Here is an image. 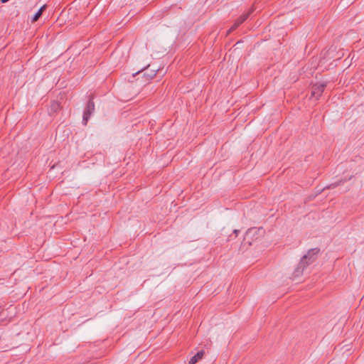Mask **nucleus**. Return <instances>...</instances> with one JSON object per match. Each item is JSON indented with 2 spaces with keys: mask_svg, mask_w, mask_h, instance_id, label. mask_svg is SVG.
I'll list each match as a JSON object with an SVG mask.
<instances>
[{
  "mask_svg": "<svg viewBox=\"0 0 364 364\" xmlns=\"http://www.w3.org/2000/svg\"><path fill=\"white\" fill-rule=\"evenodd\" d=\"M157 70H151L150 72L144 73V75L146 77V80H150L153 79L156 75Z\"/></svg>",
  "mask_w": 364,
  "mask_h": 364,
  "instance_id": "8",
  "label": "nucleus"
},
{
  "mask_svg": "<svg viewBox=\"0 0 364 364\" xmlns=\"http://www.w3.org/2000/svg\"><path fill=\"white\" fill-rule=\"evenodd\" d=\"M318 248L311 249L308 251L307 254L304 255L301 259L297 267L294 272V277H299L301 275L304 269L314 260V256L319 252Z\"/></svg>",
  "mask_w": 364,
  "mask_h": 364,
  "instance_id": "1",
  "label": "nucleus"
},
{
  "mask_svg": "<svg viewBox=\"0 0 364 364\" xmlns=\"http://www.w3.org/2000/svg\"><path fill=\"white\" fill-rule=\"evenodd\" d=\"M9 0H1V3H6L8 2Z\"/></svg>",
  "mask_w": 364,
  "mask_h": 364,
  "instance_id": "12",
  "label": "nucleus"
},
{
  "mask_svg": "<svg viewBox=\"0 0 364 364\" xmlns=\"http://www.w3.org/2000/svg\"><path fill=\"white\" fill-rule=\"evenodd\" d=\"M257 231H258V230L256 228H252L248 229L245 233V235L244 237V241H246L250 245H251V242H250L248 240V237L252 235H254L255 233H257Z\"/></svg>",
  "mask_w": 364,
  "mask_h": 364,
  "instance_id": "6",
  "label": "nucleus"
},
{
  "mask_svg": "<svg viewBox=\"0 0 364 364\" xmlns=\"http://www.w3.org/2000/svg\"><path fill=\"white\" fill-rule=\"evenodd\" d=\"M203 355H204V351L203 350H200V351L198 352L193 357H191V358L188 361V363L189 364H196L200 360L202 359Z\"/></svg>",
  "mask_w": 364,
  "mask_h": 364,
  "instance_id": "5",
  "label": "nucleus"
},
{
  "mask_svg": "<svg viewBox=\"0 0 364 364\" xmlns=\"http://www.w3.org/2000/svg\"><path fill=\"white\" fill-rule=\"evenodd\" d=\"M239 232H240L239 230H233V233L235 235V237L237 236Z\"/></svg>",
  "mask_w": 364,
  "mask_h": 364,
  "instance_id": "11",
  "label": "nucleus"
},
{
  "mask_svg": "<svg viewBox=\"0 0 364 364\" xmlns=\"http://www.w3.org/2000/svg\"><path fill=\"white\" fill-rule=\"evenodd\" d=\"M342 183H343V181H339L338 182H336V183H331V185L325 187L323 189H330V188H334L336 187H337L338 186L341 185Z\"/></svg>",
  "mask_w": 364,
  "mask_h": 364,
  "instance_id": "10",
  "label": "nucleus"
},
{
  "mask_svg": "<svg viewBox=\"0 0 364 364\" xmlns=\"http://www.w3.org/2000/svg\"><path fill=\"white\" fill-rule=\"evenodd\" d=\"M93 96H90V100L87 102L82 117V124L86 125L88 122L89 119L95 112V103L93 102Z\"/></svg>",
  "mask_w": 364,
  "mask_h": 364,
  "instance_id": "2",
  "label": "nucleus"
},
{
  "mask_svg": "<svg viewBox=\"0 0 364 364\" xmlns=\"http://www.w3.org/2000/svg\"><path fill=\"white\" fill-rule=\"evenodd\" d=\"M326 83L319 82L314 85L311 87V97H314L316 100L321 97L323 92Z\"/></svg>",
  "mask_w": 364,
  "mask_h": 364,
  "instance_id": "4",
  "label": "nucleus"
},
{
  "mask_svg": "<svg viewBox=\"0 0 364 364\" xmlns=\"http://www.w3.org/2000/svg\"><path fill=\"white\" fill-rule=\"evenodd\" d=\"M60 105L58 102L53 101L49 109V113L53 114L58 112L60 109Z\"/></svg>",
  "mask_w": 364,
  "mask_h": 364,
  "instance_id": "7",
  "label": "nucleus"
},
{
  "mask_svg": "<svg viewBox=\"0 0 364 364\" xmlns=\"http://www.w3.org/2000/svg\"><path fill=\"white\" fill-rule=\"evenodd\" d=\"M46 5H43L39 9L38 11L36 13V14L33 16V18H32V21L33 22H35L36 21L38 20V18L41 17V16L42 15V13L43 11H44V9H46Z\"/></svg>",
  "mask_w": 364,
  "mask_h": 364,
  "instance_id": "9",
  "label": "nucleus"
},
{
  "mask_svg": "<svg viewBox=\"0 0 364 364\" xmlns=\"http://www.w3.org/2000/svg\"><path fill=\"white\" fill-rule=\"evenodd\" d=\"M254 9H250L248 11L242 14L240 17H238L233 25L230 27V28L228 31V33H231L234 30H235L240 25H241L253 12Z\"/></svg>",
  "mask_w": 364,
  "mask_h": 364,
  "instance_id": "3",
  "label": "nucleus"
}]
</instances>
